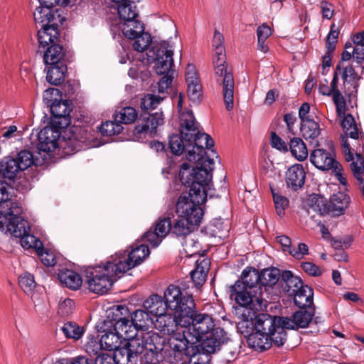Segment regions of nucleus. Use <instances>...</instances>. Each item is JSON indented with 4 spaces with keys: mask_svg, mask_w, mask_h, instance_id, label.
Listing matches in <instances>:
<instances>
[{
    "mask_svg": "<svg viewBox=\"0 0 364 364\" xmlns=\"http://www.w3.org/2000/svg\"><path fill=\"white\" fill-rule=\"evenodd\" d=\"M279 270L277 268L265 269L259 274L255 269H245L242 273V280H238L231 287V291H235L245 296H248L251 300L255 297L262 299L263 304L267 307V298H272L277 295L274 291V287L277 285L279 278Z\"/></svg>",
    "mask_w": 364,
    "mask_h": 364,
    "instance_id": "f257e3e1",
    "label": "nucleus"
},
{
    "mask_svg": "<svg viewBox=\"0 0 364 364\" xmlns=\"http://www.w3.org/2000/svg\"><path fill=\"white\" fill-rule=\"evenodd\" d=\"M206 149L200 160L183 162L180 166L178 178L183 185L190 187L188 193L195 194L198 191L207 193L210 188L215 159L218 156L214 149Z\"/></svg>",
    "mask_w": 364,
    "mask_h": 364,
    "instance_id": "f03ea898",
    "label": "nucleus"
},
{
    "mask_svg": "<svg viewBox=\"0 0 364 364\" xmlns=\"http://www.w3.org/2000/svg\"><path fill=\"white\" fill-rule=\"evenodd\" d=\"M212 46L213 63L216 80L222 85L224 102L226 109L230 111L233 108L235 82L232 74L228 70L225 64L224 37L218 31H215Z\"/></svg>",
    "mask_w": 364,
    "mask_h": 364,
    "instance_id": "7ed1b4c3",
    "label": "nucleus"
},
{
    "mask_svg": "<svg viewBox=\"0 0 364 364\" xmlns=\"http://www.w3.org/2000/svg\"><path fill=\"white\" fill-rule=\"evenodd\" d=\"M230 298L240 305L236 309L241 321L238 322L237 328L245 338L251 341L255 339L256 316L257 314L266 309L262 299L255 297L251 300L250 297L241 295L230 290Z\"/></svg>",
    "mask_w": 364,
    "mask_h": 364,
    "instance_id": "20e7f679",
    "label": "nucleus"
},
{
    "mask_svg": "<svg viewBox=\"0 0 364 364\" xmlns=\"http://www.w3.org/2000/svg\"><path fill=\"white\" fill-rule=\"evenodd\" d=\"M112 255L102 264L90 267L86 270V282L88 289L93 293L103 294L107 293L114 282L123 274L117 272Z\"/></svg>",
    "mask_w": 364,
    "mask_h": 364,
    "instance_id": "39448f33",
    "label": "nucleus"
},
{
    "mask_svg": "<svg viewBox=\"0 0 364 364\" xmlns=\"http://www.w3.org/2000/svg\"><path fill=\"white\" fill-rule=\"evenodd\" d=\"M188 316V322L179 323L180 328L176 329V341H208L214 327L213 318L205 314H196L194 309Z\"/></svg>",
    "mask_w": 364,
    "mask_h": 364,
    "instance_id": "423d86ee",
    "label": "nucleus"
},
{
    "mask_svg": "<svg viewBox=\"0 0 364 364\" xmlns=\"http://www.w3.org/2000/svg\"><path fill=\"white\" fill-rule=\"evenodd\" d=\"M168 310L176 314L179 323H186L190 319L189 314L195 309L191 294L183 291L178 286L169 285L164 294Z\"/></svg>",
    "mask_w": 364,
    "mask_h": 364,
    "instance_id": "0eeeda50",
    "label": "nucleus"
},
{
    "mask_svg": "<svg viewBox=\"0 0 364 364\" xmlns=\"http://www.w3.org/2000/svg\"><path fill=\"white\" fill-rule=\"evenodd\" d=\"M148 56L153 59L156 73L163 75L158 84L169 89L173 78L172 47L168 42H161L154 46Z\"/></svg>",
    "mask_w": 364,
    "mask_h": 364,
    "instance_id": "6e6552de",
    "label": "nucleus"
},
{
    "mask_svg": "<svg viewBox=\"0 0 364 364\" xmlns=\"http://www.w3.org/2000/svg\"><path fill=\"white\" fill-rule=\"evenodd\" d=\"M206 197L207 193L200 191L195 194L181 196L176 205L178 218H183L191 224L199 225L203 215L200 204L205 202Z\"/></svg>",
    "mask_w": 364,
    "mask_h": 364,
    "instance_id": "1a4fd4ad",
    "label": "nucleus"
},
{
    "mask_svg": "<svg viewBox=\"0 0 364 364\" xmlns=\"http://www.w3.org/2000/svg\"><path fill=\"white\" fill-rule=\"evenodd\" d=\"M179 124L181 134L185 137L191 136L195 139L196 144L199 147L205 146V149H211L213 146V139L208 134L200 132L198 123L191 110L181 112Z\"/></svg>",
    "mask_w": 364,
    "mask_h": 364,
    "instance_id": "9d476101",
    "label": "nucleus"
},
{
    "mask_svg": "<svg viewBox=\"0 0 364 364\" xmlns=\"http://www.w3.org/2000/svg\"><path fill=\"white\" fill-rule=\"evenodd\" d=\"M168 146L171 152L175 155H181L183 151L186 152V159L188 161L192 160H200L201 154L207 151L205 146L196 144L195 139L191 136H183L181 133L179 134H173L169 137Z\"/></svg>",
    "mask_w": 364,
    "mask_h": 364,
    "instance_id": "9b49d317",
    "label": "nucleus"
},
{
    "mask_svg": "<svg viewBox=\"0 0 364 364\" xmlns=\"http://www.w3.org/2000/svg\"><path fill=\"white\" fill-rule=\"evenodd\" d=\"M98 335L100 337V341H106L108 339L120 340V341H136L140 340L139 332L132 323L126 318H119L114 325L113 331L103 329Z\"/></svg>",
    "mask_w": 364,
    "mask_h": 364,
    "instance_id": "f8f14e48",
    "label": "nucleus"
},
{
    "mask_svg": "<svg viewBox=\"0 0 364 364\" xmlns=\"http://www.w3.org/2000/svg\"><path fill=\"white\" fill-rule=\"evenodd\" d=\"M150 254L146 245H136L128 255L119 252L112 255L114 265L117 266V272L124 274L128 270L140 264Z\"/></svg>",
    "mask_w": 364,
    "mask_h": 364,
    "instance_id": "ddd939ff",
    "label": "nucleus"
},
{
    "mask_svg": "<svg viewBox=\"0 0 364 364\" xmlns=\"http://www.w3.org/2000/svg\"><path fill=\"white\" fill-rule=\"evenodd\" d=\"M274 317L267 314H257L256 316L255 339L266 341H284V336H277Z\"/></svg>",
    "mask_w": 364,
    "mask_h": 364,
    "instance_id": "4468645a",
    "label": "nucleus"
},
{
    "mask_svg": "<svg viewBox=\"0 0 364 364\" xmlns=\"http://www.w3.org/2000/svg\"><path fill=\"white\" fill-rule=\"evenodd\" d=\"M22 213L23 208H21V211L18 215L0 214V230H5L6 232L15 237H20L29 231V224L23 218Z\"/></svg>",
    "mask_w": 364,
    "mask_h": 364,
    "instance_id": "2eb2a0df",
    "label": "nucleus"
},
{
    "mask_svg": "<svg viewBox=\"0 0 364 364\" xmlns=\"http://www.w3.org/2000/svg\"><path fill=\"white\" fill-rule=\"evenodd\" d=\"M130 321L139 332L141 331V341H156L159 338L157 333L151 331L144 332L154 323V317L146 310L135 311L132 315Z\"/></svg>",
    "mask_w": 364,
    "mask_h": 364,
    "instance_id": "dca6fc26",
    "label": "nucleus"
},
{
    "mask_svg": "<svg viewBox=\"0 0 364 364\" xmlns=\"http://www.w3.org/2000/svg\"><path fill=\"white\" fill-rule=\"evenodd\" d=\"M122 346L114 345L113 355L117 364H136L140 350V343H119Z\"/></svg>",
    "mask_w": 364,
    "mask_h": 364,
    "instance_id": "f3484780",
    "label": "nucleus"
},
{
    "mask_svg": "<svg viewBox=\"0 0 364 364\" xmlns=\"http://www.w3.org/2000/svg\"><path fill=\"white\" fill-rule=\"evenodd\" d=\"M60 132L53 127H46L39 133L37 148L46 153L53 151L58 146Z\"/></svg>",
    "mask_w": 364,
    "mask_h": 364,
    "instance_id": "a211bd4d",
    "label": "nucleus"
},
{
    "mask_svg": "<svg viewBox=\"0 0 364 364\" xmlns=\"http://www.w3.org/2000/svg\"><path fill=\"white\" fill-rule=\"evenodd\" d=\"M164 124L161 113L144 114L138 122L135 130L138 134H144L153 136L156 133V128Z\"/></svg>",
    "mask_w": 364,
    "mask_h": 364,
    "instance_id": "6ab92c4d",
    "label": "nucleus"
},
{
    "mask_svg": "<svg viewBox=\"0 0 364 364\" xmlns=\"http://www.w3.org/2000/svg\"><path fill=\"white\" fill-rule=\"evenodd\" d=\"M337 69L341 71L342 75L345 93L351 95L357 92L360 77L353 66L348 63H340L337 65Z\"/></svg>",
    "mask_w": 364,
    "mask_h": 364,
    "instance_id": "aec40b11",
    "label": "nucleus"
},
{
    "mask_svg": "<svg viewBox=\"0 0 364 364\" xmlns=\"http://www.w3.org/2000/svg\"><path fill=\"white\" fill-rule=\"evenodd\" d=\"M11 191L6 183L0 181V214L18 215L21 211L20 203L9 199Z\"/></svg>",
    "mask_w": 364,
    "mask_h": 364,
    "instance_id": "412c9836",
    "label": "nucleus"
},
{
    "mask_svg": "<svg viewBox=\"0 0 364 364\" xmlns=\"http://www.w3.org/2000/svg\"><path fill=\"white\" fill-rule=\"evenodd\" d=\"M113 348V343H87L86 345V351L88 353L97 355L95 364H117L114 355L101 353L102 350L111 351Z\"/></svg>",
    "mask_w": 364,
    "mask_h": 364,
    "instance_id": "4be33fe9",
    "label": "nucleus"
},
{
    "mask_svg": "<svg viewBox=\"0 0 364 364\" xmlns=\"http://www.w3.org/2000/svg\"><path fill=\"white\" fill-rule=\"evenodd\" d=\"M310 161L317 168L322 171L331 170L338 162L332 153L323 149H316L310 154Z\"/></svg>",
    "mask_w": 364,
    "mask_h": 364,
    "instance_id": "5701e85b",
    "label": "nucleus"
},
{
    "mask_svg": "<svg viewBox=\"0 0 364 364\" xmlns=\"http://www.w3.org/2000/svg\"><path fill=\"white\" fill-rule=\"evenodd\" d=\"M139 355H141V360L143 364H153L162 361L161 350L164 347L156 343H140Z\"/></svg>",
    "mask_w": 364,
    "mask_h": 364,
    "instance_id": "b1692460",
    "label": "nucleus"
},
{
    "mask_svg": "<svg viewBox=\"0 0 364 364\" xmlns=\"http://www.w3.org/2000/svg\"><path fill=\"white\" fill-rule=\"evenodd\" d=\"M72 136L65 141L66 147L70 148L73 151H78L82 149L97 146L95 141H90L87 136H82V129L79 128H70Z\"/></svg>",
    "mask_w": 364,
    "mask_h": 364,
    "instance_id": "393cba45",
    "label": "nucleus"
},
{
    "mask_svg": "<svg viewBox=\"0 0 364 364\" xmlns=\"http://www.w3.org/2000/svg\"><path fill=\"white\" fill-rule=\"evenodd\" d=\"M285 179L287 186L294 191L301 188L304 184L305 172L301 164H294L286 172Z\"/></svg>",
    "mask_w": 364,
    "mask_h": 364,
    "instance_id": "a878e982",
    "label": "nucleus"
},
{
    "mask_svg": "<svg viewBox=\"0 0 364 364\" xmlns=\"http://www.w3.org/2000/svg\"><path fill=\"white\" fill-rule=\"evenodd\" d=\"M153 325L164 333H171L174 331V327L180 326L176 317V314L171 311L156 315L154 317Z\"/></svg>",
    "mask_w": 364,
    "mask_h": 364,
    "instance_id": "bb28decb",
    "label": "nucleus"
},
{
    "mask_svg": "<svg viewBox=\"0 0 364 364\" xmlns=\"http://www.w3.org/2000/svg\"><path fill=\"white\" fill-rule=\"evenodd\" d=\"M349 203V196L343 192H338L330 198L328 210L334 215H342Z\"/></svg>",
    "mask_w": 364,
    "mask_h": 364,
    "instance_id": "cd10ccee",
    "label": "nucleus"
},
{
    "mask_svg": "<svg viewBox=\"0 0 364 364\" xmlns=\"http://www.w3.org/2000/svg\"><path fill=\"white\" fill-rule=\"evenodd\" d=\"M164 299L159 295H152L144 301L143 307L153 317L164 314L168 309Z\"/></svg>",
    "mask_w": 364,
    "mask_h": 364,
    "instance_id": "c85d7f7f",
    "label": "nucleus"
},
{
    "mask_svg": "<svg viewBox=\"0 0 364 364\" xmlns=\"http://www.w3.org/2000/svg\"><path fill=\"white\" fill-rule=\"evenodd\" d=\"M302 286V281L290 271H284L282 274V289L289 296H293Z\"/></svg>",
    "mask_w": 364,
    "mask_h": 364,
    "instance_id": "c756f323",
    "label": "nucleus"
},
{
    "mask_svg": "<svg viewBox=\"0 0 364 364\" xmlns=\"http://www.w3.org/2000/svg\"><path fill=\"white\" fill-rule=\"evenodd\" d=\"M341 126L343 129L346 137L350 138L353 141H357L363 144V136L358 132L356 123L351 114L342 116Z\"/></svg>",
    "mask_w": 364,
    "mask_h": 364,
    "instance_id": "7c9ffc66",
    "label": "nucleus"
},
{
    "mask_svg": "<svg viewBox=\"0 0 364 364\" xmlns=\"http://www.w3.org/2000/svg\"><path fill=\"white\" fill-rule=\"evenodd\" d=\"M293 296L295 304L299 308H310L314 304V290L308 285L302 286Z\"/></svg>",
    "mask_w": 364,
    "mask_h": 364,
    "instance_id": "2f4dec72",
    "label": "nucleus"
},
{
    "mask_svg": "<svg viewBox=\"0 0 364 364\" xmlns=\"http://www.w3.org/2000/svg\"><path fill=\"white\" fill-rule=\"evenodd\" d=\"M119 4L117 11L120 21L138 19V10L134 1L124 0Z\"/></svg>",
    "mask_w": 364,
    "mask_h": 364,
    "instance_id": "473e14b6",
    "label": "nucleus"
},
{
    "mask_svg": "<svg viewBox=\"0 0 364 364\" xmlns=\"http://www.w3.org/2000/svg\"><path fill=\"white\" fill-rule=\"evenodd\" d=\"M58 279L63 285L73 290L79 289L82 284L80 274L70 269L60 272Z\"/></svg>",
    "mask_w": 364,
    "mask_h": 364,
    "instance_id": "72a5a7b5",
    "label": "nucleus"
},
{
    "mask_svg": "<svg viewBox=\"0 0 364 364\" xmlns=\"http://www.w3.org/2000/svg\"><path fill=\"white\" fill-rule=\"evenodd\" d=\"M66 70L64 63L50 65L46 75L47 81L52 85H60L65 79Z\"/></svg>",
    "mask_w": 364,
    "mask_h": 364,
    "instance_id": "f704fd0d",
    "label": "nucleus"
},
{
    "mask_svg": "<svg viewBox=\"0 0 364 364\" xmlns=\"http://www.w3.org/2000/svg\"><path fill=\"white\" fill-rule=\"evenodd\" d=\"M20 171L15 159L6 157L0 163V173L4 178L13 180Z\"/></svg>",
    "mask_w": 364,
    "mask_h": 364,
    "instance_id": "c9c22d12",
    "label": "nucleus"
},
{
    "mask_svg": "<svg viewBox=\"0 0 364 364\" xmlns=\"http://www.w3.org/2000/svg\"><path fill=\"white\" fill-rule=\"evenodd\" d=\"M119 26L123 34L128 38L136 37L144 31V24L139 19L120 21Z\"/></svg>",
    "mask_w": 364,
    "mask_h": 364,
    "instance_id": "e433bc0d",
    "label": "nucleus"
},
{
    "mask_svg": "<svg viewBox=\"0 0 364 364\" xmlns=\"http://www.w3.org/2000/svg\"><path fill=\"white\" fill-rule=\"evenodd\" d=\"M64 55L63 47L58 44H53L45 51L43 60L46 65L63 63L60 60Z\"/></svg>",
    "mask_w": 364,
    "mask_h": 364,
    "instance_id": "4c0bfd02",
    "label": "nucleus"
},
{
    "mask_svg": "<svg viewBox=\"0 0 364 364\" xmlns=\"http://www.w3.org/2000/svg\"><path fill=\"white\" fill-rule=\"evenodd\" d=\"M181 243L183 247V251L188 258L196 257L197 256L199 257L201 248L195 235L191 234L183 237Z\"/></svg>",
    "mask_w": 364,
    "mask_h": 364,
    "instance_id": "58836bf2",
    "label": "nucleus"
},
{
    "mask_svg": "<svg viewBox=\"0 0 364 364\" xmlns=\"http://www.w3.org/2000/svg\"><path fill=\"white\" fill-rule=\"evenodd\" d=\"M58 35V29L55 26H44L38 33L40 47L46 48L57 38Z\"/></svg>",
    "mask_w": 364,
    "mask_h": 364,
    "instance_id": "ea45409f",
    "label": "nucleus"
},
{
    "mask_svg": "<svg viewBox=\"0 0 364 364\" xmlns=\"http://www.w3.org/2000/svg\"><path fill=\"white\" fill-rule=\"evenodd\" d=\"M197 225V224H191L183 218H178L172 225L171 232L178 237H185L191 235L193 228Z\"/></svg>",
    "mask_w": 364,
    "mask_h": 364,
    "instance_id": "a19ab883",
    "label": "nucleus"
},
{
    "mask_svg": "<svg viewBox=\"0 0 364 364\" xmlns=\"http://www.w3.org/2000/svg\"><path fill=\"white\" fill-rule=\"evenodd\" d=\"M291 154L298 160L304 161L308 156V150L306 144L300 138H293L289 143Z\"/></svg>",
    "mask_w": 364,
    "mask_h": 364,
    "instance_id": "79ce46f5",
    "label": "nucleus"
},
{
    "mask_svg": "<svg viewBox=\"0 0 364 364\" xmlns=\"http://www.w3.org/2000/svg\"><path fill=\"white\" fill-rule=\"evenodd\" d=\"M52 114L55 118H63L66 121V124H68V119L67 118L71 112L70 104L67 100H59L50 107Z\"/></svg>",
    "mask_w": 364,
    "mask_h": 364,
    "instance_id": "37998d69",
    "label": "nucleus"
},
{
    "mask_svg": "<svg viewBox=\"0 0 364 364\" xmlns=\"http://www.w3.org/2000/svg\"><path fill=\"white\" fill-rule=\"evenodd\" d=\"M301 132L305 139H316L321 134L319 124L314 119L301 123Z\"/></svg>",
    "mask_w": 364,
    "mask_h": 364,
    "instance_id": "c03bdc74",
    "label": "nucleus"
},
{
    "mask_svg": "<svg viewBox=\"0 0 364 364\" xmlns=\"http://www.w3.org/2000/svg\"><path fill=\"white\" fill-rule=\"evenodd\" d=\"M274 320L275 321L276 333L277 336H284L285 338L284 341L287 339L285 329L297 328L294 317L293 318H289L274 316Z\"/></svg>",
    "mask_w": 364,
    "mask_h": 364,
    "instance_id": "a18cd8bd",
    "label": "nucleus"
},
{
    "mask_svg": "<svg viewBox=\"0 0 364 364\" xmlns=\"http://www.w3.org/2000/svg\"><path fill=\"white\" fill-rule=\"evenodd\" d=\"M210 262L207 258H203L202 269L200 272L198 270H192L191 272V277L195 284L196 287H201L206 281L207 274L210 269Z\"/></svg>",
    "mask_w": 364,
    "mask_h": 364,
    "instance_id": "49530a36",
    "label": "nucleus"
},
{
    "mask_svg": "<svg viewBox=\"0 0 364 364\" xmlns=\"http://www.w3.org/2000/svg\"><path fill=\"white\" fill-rule=\"evenodd\" d=\"M352 39L355 45L353 57L356 59L357 63L362 65L364 62V31L354 35Z\"/></svg>",
    "mask_w": 364,
    "mask_h": 364,
    "instance_id": "de8ad7c7",
    "label": "nucleus"
},
{
    "mask_svg": "<svg viewBox=\"0 0 364 364\" xmlns=\"http://www.w3.org/2000/svg\"><path fill=\"white\" fill-rule=\"evenodd\" d=\"M136 117L137 112L132 107L121 108L114 114L115 121L124 124L132 123L136 120Z\"/></svg>",
    "mask_w": 364,
    "mask_h": 364,
    "instance_id": "09e8293b",
    "label": "nucleus"
},
{
    "mask_svg": "<svg viewBox=\"0 0 364 364\" xmlns=\"http://www.w3.org/2000/svg\"><path fill=\"white\" fill-rule=\"evenodd\" d=\"M61 330L67 338L74 340H79L85 332L82 327L73 322L65 323Z\"/></svg>",
    "mask_w": 364,
    "mask_h": 364,
    "instance_id": "8fccbe9b",
    "label": "nucleus"
},
{
    "mask_svg": "<svg viewBox=\"0 0 364 364\" xmlns=\"http://www.w3.org/2000/svg\"><path fill=\"white\" fill-rule=\"evenodd\" d=\"M118 122L107 121L102 123L99 131L103 136H112L119 134L122 131V126Z\"/></svg>",
    "mask_w": 364,
    "mask_h": 364,
    "instance_id": "3c124183",
    "label": "nucleus"
},
{
    "mask_svg": "<svg viewBox=\"0 0 364 364\" xmlns=\"http://www.w3.org/2000/svg\"><path fill=\"white\" fill-rule=\"evenodd\" d=\"M28 232L19 237L20 243L24 249L33 248L37 252L42 247L43 243L34 235L29 234Z\"/></svg>",
    "mask_w": 364,
    "mask_h": 364,
    "instance_id": "603ef678",
    "label": "nucleus"
},
{
    "mask_svg": "<svg viewBox=\"0 0 364 364\" xmlns=\"http://www.w3.org/2000/svg\"><path fill=\"white\" fill-rule=\"evenodd\" d=\"M132 39H134L133 43L134 50L139 52H142L146 50L151 42V36L144 31L140 34H137L136 37H133Z\"/></svg>",
    "mask_w": 364,
    "mask_h": 364,
    "instance_id": "864d4df0",
    "label": "nucleus"
},
{
    "mask_svg": "<svg viewBox=\"0 0 364 364\" xmlns=\"http://www.w3.org/2000/svg\"><path fill=\"white\" fill-rule=\"evenodd\" d=\"M165 98V96L148 94L141 98V107L144 110L154 109Z\"/></svg>",
    "mask_w": 364,
    "mask_h": 364,
    "instance_id": "5fc2aeb1",
    "label": "nucleus"
},
{
    "mask_svg": "<svg viewBox=\"0 0 364 364\" xmlns=\"http://www.w3.org/2000/svg\"><path fill=\"white\" fill-rule=\"evenodd\" d=\"M350 166L354 177L360 183L364 195V161L358 159V161L350 164Z\"/></svg>",
    "mask_w": 364,
    "mask_h": 364,
    "instance_id": "6e6d98bb",
    "label": "nucleus"
},
{
    "mask_svg": "<svg viewBox=\"0 0 364 364\" xmlns=\"http://www.w3.org/2000/svg\"><path fill=\"white\" fill-rule=\"evenodd\" d=\"M18 283L23 291L28 294H31L36 286L33 276L28 272L19 277Z\"/></svg>",
    "mask_w": 364,
    "mask_h": 364,
    "instance_id": "4d7b16f0",
    "label": "nucleus"
},
{
    "mask_svg": "<svg viewBox=\"0 0 364 364\" xmlns=\"http://www.w3.org/2000/svg\"><path fill=\"white\" fill-rule=\"evenodd\" d=\"M314 311H298L294 314L296 326L297 328H306L314 316Z\"/></svg>",
    "mask_w": 364,
    "mask_h": 364,
    "instance_id": "13d9d810",
    "label": "nucleus"
},
{
    "mask_svg": "<svg viewBox=\"0 0 364 364\" xmlns=\"http://www.w3.org/2000/svg\"><path fill=\"white\" fill-rule=\"evenodd\" d=\"M172 226L169 215L159 218L154 226V230L164 238L171 231Z\"/></svg>",
    "mask_w": 364,
    "mask_h": 364,
    "instance_id": "bf43d9fd",
    "label": "nucleus"
},
{
    "mask_svg": "<svg viewBox=\"0 0 364 364\" xmlns=\"http://www.w3.org/2000/svg\"><path fill=\"white\" fill-rule=\"evenodd\" d=\"M187 85V96L193 103H199L203 96V87L201 83L190 84Z\"/></svg>",
    "mask_w": 364,
    "mask_h": 364,
    "instance_id": "052dcab7",
    "label": "nucleus"
},
{
    "mask_svg": "<svg viewBox=\"0 0 364 364\" xmlns=\"http://www.w3.org/2000/svg\"><path fill=\"white\" fill-rule=\"evenodd\" d=\"M332 99L336 106L338 116H344L346 111V102L343 95L338 89L333 92Z\"/></svg>",
    "mask_w": 364,
    "mask_h": 364,
    "instance_id": "680f3d73",
    "label": "nucleus"
},
{
    "mask_svg": "<svg viewBox=\"0 0 364 364\" xmlns=\"http://www.w3.org/2000/svg\"><path fill=\"white\" fill-rule=\"evenodd\" d=\"M61 99L62 92L57 88H48L46 90L43 94V102L49 107Z\"/></svg>",
    "mask_w": 364,
    "mask_h": 364,
    "instance_id": "e2e57ef3",
    "label": "nucleus"
},
{
    "mask_svg": "<svg viewBox=\"0 0 364 364\" xmlns=\"http://www.w3.org/2000/svg\"><path fill=\"white\" fill-rule=\"evenodd\" d=\"M272 196L275 205V209L279 216L284 215L286 208L289 206V200L279 193L272 189Z\"/></svg>",
    "mask_w": 364,
    "mask_h": 364,
    "instance_id": "0e129e2a",
    "label": "nucleus"
},
{
    "mask_svg": "<svg viewBox=\"0 0 364 364\" xmlns=\"http://www.w3.org/2000/svg\"><path fill=\"white\" fill-rule=\"evenodd\" d=\"M15 159L18 162L21 171L26 170L33 164V155L27 150L21 151Z\"/></svg>",
    "mask_w": 364,
    "mask_h": 364,
    "instance_id": "69168bd1",
    "label": "nucleus"
},
{
    "mask_svg": "<svg viewBox=\"0 0 364 364\" xmlns=\"http://www.w3.org/2000/svg\"><path fill=\"white\" fill-rule=\"evenodd\" d=\"M185 80L186 85L201 83L198 69L193 63H188L186 68Z\"/></svg>",
    "mask_w": 364,
    "mask_h": 364,
    "instance_id": "338daca9",
    "label": "nucleus"
},
{
    "mask_svg": "<svg viewBox=\"0 0 364 364\" xmlns=\"http://www.w3.org/2000/svg\"><path fill=\"white\" fill-rule=\"evenodd\" d=\"M75 308V305L73 300L67 298L60 301L58 313L61 316H67L73 313Z\"/></svg>",
    "mask_w": 364,
    "mask_h": 364,
    "instance_id": "774afa93",
    "label": "nucleus"
}]
</instances>
